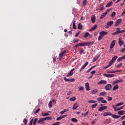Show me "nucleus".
Returning <instances> with one entry per match:
<instances>
[{
    "instance_id": "1",
    "label": "nucleus",
    "mask_w": 125,
    "mask_h": 125,
    "mask_svg": "<svg viewBox=\"0 0 125 125\" xmlns=\"http://www.w3.org/2000/svg\"><path fill=\"white\" fill-rule=\"evenodd\" d=\"M125 29L123 30H121V28L120 27H118L116 29V31L113 33L112 35H119V34H121V33H125Z\"/></svg>"
},
{
    "instance_id": "2",
    "label": "nucleus",
    "mask_w": 125,
    "mask_h": 125,
    "mask_svg": "<svg viewBox=\"0 0 125 125\" xmlns=\"http://www.w3.org/2000/svg\"><path fill=\"white\" fill-rule=\"evenodd\" d=\"M75 71V68H72L70 72L67 74L66 77L69 78V77H72L74 75V71Z\"/></svg>"
},
{
    "instance_id": "3",
    "label": "nucleus",
    "mask_w": 125,
    "mask_h": 125,
    "mask_svg": "<svg viewBox=\"0 0 125 125\" xmlns=\"http://www.w3.org/2000/svg\"><path fill=\"white\" fill-rule=\"evenodd\" d=\"M110 11V10L107 9L106 10V12L103 13V14H102V15L100 17V19H103V18H104V17H106V16L107 15V13Z\"/></svg>"
},
{
    "instance_id": "4",
    "label": "nucleus",
    "mask_w": 125,
    "mask_h": 125,
    "mask_svg": "<svg viewBox=\"0 0 125 125\" xmlns=\"http://www.w3.org/2000/svg\"><path fill=\"white\" fill-rule=\"evenodd\" d=\"M124 107H125V105L117 109V107H116L115 105H112V107L115 112H117V111H120L122 109H124Z\"/></svg>"
},
{
    "instance_id": "5",
    "label": "nucleus",
    "mask_w": 125,
    "mask_h": 125,
    "mask_svg": "<svg viewBox=\"0 0 125 125\" xmlns=\"http://www.w3.org/2000/svg\"><path fill=\"white\" fill-rule=\"evenodd\" d=\"M105 90H111L112 88V85L110 84H107L104 86Z\"/></svg>"
},
{
    "instance_id": "6",
    "label": "nucleus",
    "mask_w": 125,
    "mask_h": 125,
    "mask_svg": "<svg viewBox=\"0 0 125 125\" xmlns=\"http://www.w3.org/2000/svg\"><path fill=\"white\" fill-rule=\"evenodd\" d=\"M123 82H124V80L123 79L117 80L114 81L112 83V84H116V83H123Z\"/></svg>"
},
{
    "instance_id": "7",
    "label": "nucleus",
    "mask_w": 125,
    "mask_h": 125,
    "mask_svg": "<svg viewBox=\"0 0 125 125\" xmlns=\"http://www.w3.org/2000/svg\"><path fill=\"white\" fill-rule=\"evenodd\" d=\"M104 76L106 78H113V77H115V75L114 74H109L106 73L104 74Z\"/></svg>"
},
{
    "instance_id": "8",
    "label": "nucleus",
    "mask_w": 125,
    "mask_h": 125,
    "mask_svg": "<svg viewBox=\"0 0 125 125\" xmlns=\"http://www.w3.org/2000/svg\"><path fill=\"white\" fill-rule=\"evenodd\" d=\"M85 86L86 91H89L90 90V87L89 86V83H85Z\"/></svg>"
},
{
    "instance_id": "9",
    "label": "nucleus",
    "mask_w": 125,
    "mask_h": 125,
    "mask_svg": "<svg viewBox=\"0 0 125 125\" xmlns=\"http://www.w3.org/2000/svg\"><path fill=\"white\" fill-rule=\"evenodd\" d=\"M88 65V62H87L80 68V69L79 70L80 72H81V71H83V69H84V68H85Z\"/></svg>"
},
{
    "instance_id": "10",
    "label": "nucleus",
    "mask_w": 125,
    "mask_h": 125,
    "mask_svg": "<svg viewBox=\"0 0 125 125\" xmlns=\"http://www.w3.org/2000/svg\"><path fill=\"white\" fill-rule=\"evenodd\" d=\"M44 121H45V118H41L38 120L37 124H41V125H42V124H44V122H44Z\"/></svg>"
},
{
    "instance_id": "11",
    "label": "nucleus",
    "mask_w": 125,
    "mask_h": 125,
    "mask_svg": "<svg viewBox=\"0 0 125 125\" xmlns=\"http://www.w3.org/2000/svg\"><path fill=\"white\" fill-rule=\"evenodd\" d=\"M98 84H107L106 80H101L98 83Z\"/></svg>"
},
{
    "instance_id": "12",
    "label": "nucleus",
    "mask_w": 125,
    "mask_h": 125,
    "mask_svg": "<svg viewBox=\"0 0 125 125\" xmlns=\"http://www.w3.org/2000/svg\"><path fill=\"white\" fill-rule=\"evenodd\" d=\"M121 22H122V19H118L115 22V25L118 26L121 24Z\"/></svg>"
},
{
    "instance_id": "13",
    "label": "nucleus",
    "mask_w": 125,
    "mask_h": 125,
    "mask_svg": "<svg viewBox=\"0 0 125 125\" xmlns=\"http://www.w3.org/2000/svg\"><path fill=\"white\" fill-rule=\"evenodd\" d=\"M115 42H116L115 40H113L111 42V43L110 46V50L115 46Z\"/></svg>"
},
{
    "instance_id": "14",
    "label": "nucleus",
    "mask_w": 125,
    "mask_h": 125,
    "mask_svg": "<svg viewBox=\"0 0 125 125\" xmlns=\"http://www.w3.org/2000/svg\"><path fill=\"white\" fill-rule=\"evenodd\" d=\"M106 109H107V106H103L100 107L98 109V111H99L100 112H101V111L106 110Z\"/></svg>"
},
{
    "instance_id": "15",
    "label": "nucleus",
    "mask_w": 125,
    "mask_h": 125,
    "mask_svg": "<svg viewBox=\"0 0 125 125\" xmlns=\"http://www.w3.org/2000/svg\"><path fill=\"white\" fill-rule=\"evenodd\" d=\"M99 57H100V54L95 56L92 60V62H95V61H96V60H97Z\"/></svg>"
},
{
    "instance_id": "16",
    "label": "nucleus",
    "mask_w": 125,
    "mask_h": 125,
    "mask_svg": "<svg viewBox=\"0 0 125 125\" xmlns=\"http://www.w3.org/2000/svg\"><path fill=\"white\" fill-rule=\"evenodd\" d=\"M112 113L110 112H104L103 114L104 117H106V116H111Z\"/></svg>"
},
{
    "instance_id": "17",
    "label": "nucleus",
    "mask_w": 125,
    "mask_h": 125,
    "mask_svg": "<svg viewBox=\"0 0 125 125\" xmlns=\"http://www.w3.org/2000/svg\"><path fill=\"white\" fill-rule=\"evenodd\" d=\"M107 34H108V32H105L104 31H102L100 33V35L101 36H103V37H104V36L107 35Z\"/></svg>"
},
{
    "instance_id": "18",
    "label": "nucleus",
    "mask_w": 125,
    "mask_h": 125,
    "mask_svg": "<svg viewBox=\"0 0 125 125\" xmlns=\"http://www.w3.org/2000/svg\"><path fill=\"white\" fill-rule=\"evenodd\" d=\"M111 116L112 118H113V119H119V118H121V116H118V115H115V114H111Z\"/></svg>"
},
{
    "instance_id": "19",
    "label": "nucleus",
    "mask_w": 125,
    "mask_h": 125,
    "mask_svg": "<svg viewBox=\"0 0 125 125\" xmlns=\"http://www.w3.org/2000/svg\"><path fill=\"white\" fill-rule=\"evenodd\" d=\"M78 107H79V104H77V103H75L73 104L72 109H73V110H76V109H77V108H78Z\"/></svg>"
},
{
    "instance_id": "20",
    "label": "nucleus",
    "mask_w": 125,
    "mask_h": 125,
    "mask_svg": "<svg viewBox=\"0 0 125 125\" xmlns=\"http://www.w3.org/2000/svg\"><path fill=\"white\" fill-rule=\"evenodd\" d=\"M114 23V21H108L107 22V26H109V27H111Z\"/></svg>"
},
{
    "instance_id": "21",
    "label": "nucleus",
    "mask_w": 125,
    "mask_h": 125,
    "mask_svg": "<svg viewBox=\"0 0 125 125\" xmlns=\"http://www.w3.org/2000/svg\"><path fill=\"white\" fill-rule=\"evenodd\" d=\"M118 115H125V111L121 110L118 112Z\"/></svg>"
},
{
    "instance_id": "22",
    "label": "nucleus",
    "mask_w": 125,
    "mask_h": 125,
    "mask_svg": "<svg viewBox=\"0 0 125 125\" xmlns=\"http://www.w3.org/2000/svg\"><path fill=\"white\" fill-rule=\"evenodd\" d=\"M120 39L121 38H119L118 42H119V45L122 46V45H123V44H124V42H123V41L121 40Z\"/></svg>"
},
{
    "instance_id": "23",
    "label": "nucleus",
    "mask_w": 125,
    "mask_h": 125,
    "mask_svg": "<svg viewBox=\"0 0 125 125\" xmlns=\"http://www.w3.org/2000/svg\"><path fill=\"white\" fill-rule=\"evenodd\" d=\"M91 19L92 23H94V22H95V19H96L95 16L93 15L91 17Z\"/></svg>"
},
{
    "instance_id": "24",
    "label": "nucleus",
    "mask_w": 125,
    "mask_h": 125,
    "mask_svg": "<svg viewBox=\"0 0 125 125\" xmlns=\"http://www.w3.org/2000/svg\"><path fill=\"white\" fill-rule=\"evenodd\" d=\"M97 28V24H95L90 29V31H94Z\"/></svg>"
},
{
    "instance_id": "25",
    "label": "nucleus",
    "mask_w": 125,
    "mask_h": 125,
    "mask_svg": "<svg viewBox=\"0 0 125 125\" xmlns=\"http://www.w3.org/2000/svg\"><path fill=\"white\" fill-rule=\"evenodd\" d=\"M78 30H82L83 29V24L81 23H79L78 25Z\"/></svg>"
},
{
    "instance_id": "26",
    "label": "nucleus",
    "mask_w": 125,
    "mask_h": 125,
    "mask_svg": "<svg viewBox=\"0 0 125 125\" xmlns=\"http://www.w3.org/2000/svg\"><path fill=\"white\" fill-rule=\"evenodd\" d=\"M86 45L88 46V45H92V44H93V43H94V42H86Z\"/></svg>"
},
{
    "instance_id": "27",
    "label": "nucleus",
    "mask_w": 125,
    "mask_h": 125,
    "mask_svg": "<svg viewBox=\"0 0 125 125\" xmlns=\"http://www.w3.org/2000/svg\"><path fill=\"white\" fill-rule=\"evenodd\" d=\"M79 45H80V46H85L86 45H87L86 42H83V43H79Z\"/></svg>"
},
{
    "instance_id": "28",
    "label": "nucleus",
    "mask_w": 125,
    "mask_h": 125,
    "mask_svg": "<svg viewBox=\"0 0 125 125\" xmlns=\"http://www.w3.org/2000/svg\"><path fill=\"white\" fill-rule=\"evenodd\" d=\"M66 50L63 51V52H62V53H61L59 54V56H60V57H63V55H64V54H65V53H66Z\"/></svg>"
},
{
    "instance_id": "29",
    "label": "nucleus",
    "mask_w": 125,
    "mask_h": 125,
    "mask_svg": "<svg viewBox=\"0 0 125 125\" xmlns=\"http://www.w3.org/2000/svg\"><path fill=\"white\" fill-rule=\"evenodd\" d=\"M118 88H119V85L118 84H116L113 87L112 90L113 91L117 90Z\"/></svg>"
},
{
    "instance_id": "30",
    "label": "nucleus",
    "mask_w": 125,
    "mask_h": 125,
    "mask_svg": "<svg viewBox=\"0 0 125 125\" xmlns=\"http://www.w3.org/2000/svg\"><path fill=\"white\" fill-rule=\"evenodd\" d=\"M107 94V92H103L100 93V96H105Z\"/></svg>"
},
{
    "instance_id": "31",
    "label": "nucleus",
    "mask_w": 125,
    "mask_h": 125,
    "mask_svg": "<svg viewBox=\"0 0 125 125\" xmlns=\"http://www.w3.org/2000/svg\"><path fill=\"white\" fill-rule=\"evenodd\" d=\"M95 67H96V65H94L93 66H92L91 67H90L88 70L86 71V73H89V71H90L91 70H92L93 69V68H94Z\"/></svg>"
},
{
    "instance_id": "32",
    "label": "nucleus",
    "mask_w": 125,
    "mask_h": 125,
    "mask_svg": "<svg viewBox=\"0 0 125 125\" xmlns=\"http://www.w3.org/2000/svg\"><path fill=\"white\" fill-rule=\"evenodd\" d=\"M118 58V56H115L113 57H112L111 60L113 62H115V61H116V60H117V59Z\"/></svg>"
},
{
    "instance_id": "33",
    "label": "nucleus",
    "mask_w": 125,
    "mask_h": 125,
    "mask_svg": "<svg viewBox=\"0 0 125 125\" xmlns=\"http://www.w3.org/2000/svg\"><path fill=\"white\" fill-rule=\"evenodd\" d=\"M124 102H122V103H119L118 104H117L116 106L117 107H120V106H122V105H124Z\"/></svg>"
},
{
    "instance_id": "34",
    "label": "nucleus",
    "mask_w": 125,
    "mask_h": 125,
    "mask_svg": "<svg viewBox=\"0 0 125 125\" xmlns=\"http://www.w3.org/2000/svg\"><path fill=\"white\" fill-rule=\"evenodd\" d=\"M104 99V98L103 97L97 98V100H98V102H99V103H100V102L102 101V100H103Z\"/></svg>"
},
{
    "instance_id": "35",
    "label": "nucleus",
    "mask_w": 125,
    "mask_h": 125,
    "mask_svg": "<svg viewBox=\"0 0 125 125\" xmlns=\"http://www.w3.org/2000/svg\"><path fill=\"white\" fill-rule=\"evenodd\" d=\"M112 4H113V3L111 2H108L105 6V7H110V6H111V5H112Z\"/></svg>"
},
{
    "instance_id": "36",
    "label": "nucleus",
    "mask_w": 125,
    "mask_h": 125,
    "mask_svg": "<svg viewBox=\"0 0 125 125\" xmlns=\"http://www.w3.org/2000/svg\"><path fill=\"white\" fill-rule=\"evenodd\" d=\"M42 115L43 116H49V113H45L44 112H42Z\"/></svg>"
},
{
    "instance_id": "37",
    "label": "nucleus",
    "mask_w": 125,
    "mask_h": 125,
    "mask_svg": "<svg viewBox=\"0 0 125 125\" xmlns=\"http://www.w3.org/2000/svg\"><path fill=\"white\" fill-rule=\"evenodd\" d=\"M73 29H77V27L76 26V21H73Z\"/></svg>"
},
{
    "instance_id": "38",
    "label": "nucleus",
    "mask_w": 125,
    "mask_h": 125,
    "mask_svg": "<svg viewBox=\"0 0 125 125\" xmlns=\"http://www.w3.org/2000/svg\"><path fill=\"white\" fill-rule=\"evenodd\" d=\"M23 123L24 124V125H27V124H28V120H27V119H26L25 118H24L23 119Z\"/></svg>"
},
{
    "instance_id": "39",
    "label": "nucleus",
    "mask_w": 125,
    "mask_h": 125,
    "mask_svg": "<svg viewBox=\"0 0 125 125\" xmlns=\"http://www.w3.org/2000/svg\"><path fill=\"white\" fill-rule=\"evenodd\" d=\"M72 122H75V123H77L78 122V119L75 118H73L71 119Z\"/></svg>"
},
{
    "instance_id": "40",
    "label": "nucleus",
    "mask_w": 125,
    "mask_h": 125,
    "mask_svg": "<svg viewBox=\"0 0 125 125\" xmlns=\"http://www.w3.org/2000/svg\"><path fill=\"white\" fill-rule=\"evenodd\" d=\"M88 36H89V33L86 32V33H85V34L84 35V38H87V37H88Z\"/></svg>"
},
{
    "instance_id": "41",
    "label": "nucleus",
    "mask_w": 125,
    "mask_h": 125,
    "mask_svg": "<svg viewBox=\"0 0 125 125\" xmlns=\"http://www.w3.org/2000/svg\"><path fill=\"white\" fill-rule=\"evenodd\" d=\"M97 102L96 101L94 100H91V101H88V103H96Z\"/></svg>"
},
{
    "instance_id": "42",
    "label": "nucleus",
    "mask_w": 125,
    "mask_h": 125,
    "mask_svg": "<svg viewBox=\"0 0 125 125\" xmlns=\"http://www.w3.org/2000/svg\"><path fill=\"white\" fill-rule=\"evenodd\" d=\"M98 105L97 104H94L93 105H92V109H94V108H96V107Z\"/></svg>"
},
{
    "instance_id": "43",
    "label": "nucleus",
    "mask_w": 125,
    "mask_h": 125,
    "mask_svg": "<svg viewBox=\"0 0 125 125\" xmlns=\"http://www.w3.org/2000/svg\"><path fill=\"white\" fill-rule=\"evenodd\" d=\"M76 99V97H74L73 98H70L69 100L70 101H75Z\"/></svg>"
},
{
    "instance_id": "44",
    "label": "nucleus",
    "mask_w": 125,
    "mask_h": 125,
    "mask_svg": "<svg viewBox=\"0 0 125 125\" xmlns=\"http://www.w3.org/2000/svg\"><path fill=\"white\" fill-rule=\"evenodd\" d=\"M44 119H45V121H49L50 120H51V117H45Z\"/></svg>"
},
{
    "instance_id": "45",
    "label": "nucleus",
    "mask_w": 125,
    "mask_h": 125,
    "mask_svg": "<svg viewBox=\"0 0 125 125\" xmlns=\"http://www.w3.org/2000/svg\"><path fill=\"white\" fill-rule=\"evenodd\" d=\"M49 108H52V102L50 101L49 103Z\"/></svg>"
},
{
    "instance_id": "46",
    "label": "nucleus",
    "mask_w": 125,
    "mask_h": 125,
    "mask_svg": "<svg viewBox=\"0 0 125 125\" xmlns=\"http://www.w3.org/2000/svg\"><path fill=\"white\" fill-rule=\"evenodd\" d=\"M115 15H116V12H113L111 15V17H115Z\"/></svg>"
},
{
    "instance_id": "47",
    "label": "nucleus",
    "mask_w": 125,
    "mask_h": 125,
    "mask_svg": "<svg viewBox=\"0 0 125 125\" xmlns=\"http://www.w3.org/2000/svg\"><path fill=\"white\" fill-rule=\"evenodd\" d=\"M83 51H84V50L83 48L80 49V53L81 55L83 54Z\"/></svg>"
},
{
    "instance_id": "48",
    "label": "nucleus",
    "mask_w": 125,
    "mask_h": 125,
    "mask_svg": "<svg viewBox=\"0 0 125 125\" xmlns=\"http://www.w3.org/2000/svg\"><path fill=\"white\" fill-rule=\"evenodd\" d=\"M97 92V89H95V90H93L92 91V93L93 94H96V93Z\"/></svg>"
},
{
    "instance_id": "49",
    "label": "nucleus",
    "mask_w": 125,
    "mask_h": 125,
    "mask_svg": "<svg viewBox=\"0 0 125 125\" xmlns=\"http://www.w3.org/2000/svg\"><path fill=\"white\" fill-rule=\"evenodd\" d=\"M75 81H76V79L73 78V79H69V82H70V83H73Z\"/></svg>"
},
{
    "instance_id": "50",
    "label": "nucleus",
    "mask_w": 125,
    "mask_h": 125,
    "mask_svg": "<svg viewBox=\"0 0 125 125\" xmlns=\"http://www.w3.org/2000/svg\"><path fill=\"white\" fill-rule=\"evenodd\" d=\"M106 73H108V74H110V73H116V71H114V70H108L106 72Z\"/></svg>"
},
{
    "instance_id": "51",
    "label": "nucleus",
    "mask_w": 125,
    "mask_h": 125,
    "mask_svg": "<svg viewBox=\"0 0 125 125\" xmlns=\"http://www.w3.org/2000/svg\"><path fill=\"white\" fill-rule=\"evenodd\" d=\"M114 63L113 61L111 60L109 62V65H110V66H112V65H113V64Z\"/></svg>"
},
{
    "instance_id": "52",
    "label": "nucleus",
    "mask_w": 125,
    "mask_h": 125,
    "mask_svg": "<svg viewBox=\"0 0 125 125\" xmlns=\"http://www.w3.org/2000/svg\"><path fill=\"white\" fill-rule=\"evenodd\" d=\"M123 65V63L121 62L120 64H118L116 67L117 68H120V67H121V66H122Z\"/></svg>"
},
{
    "instance_id": "53",
    "label": "nucleus",
    "mask_w": 125,
    "mask_h": 125,
    "mask_svg": "<svg viewBox=\"0 0 125 125\" xmlns=\"http://www.w3.org/2000/svg\"><path fill=\"white\" fill-rule=\"evenodd\" d=\"M60 120H62V117L61 116L56 119V121H60Z\"/></svg>"
},
{
    "instance_id": "54",
    "label": "nucleus",
    "mask_w": 125,
    "mask_h": 125,
    "mask_svg": "<svg viewBox=\"0 0 125 125\" xmlns=\"http://www.w3.org/2000/svg\"><path fill=\"white\" fill-rule=\"evenodd\" d=\"M104 37L100 35L98 37V41H100V40H102V39H103Z\"/></svg>"
},
{
    "instance_id": "55",
    "label": "nucleus",
    "mask_w": 125,
    "mask_h": 125,
    "mask_svg": "<svg viewBox=\"0 0 125 125\" xmlns=\"http://www.w3.org/2000/svg\"><path fill=\"white\" fill-rule=\"evenodd\" d=\"M122 59L121 57H119L118 59H117V62H121V61H122Z\"/></svg>"
},
{
    "instance_id": "56",
    "label": "nucleus",
    "mask_w": 125,
    "mask_h": 125,
    "mask_svg": "<svg viewBox=\"0 0 125 125\" xmlns=\"http://www.w3.org/2000/svg\"><path fill=\"white\" fill-rule=\"evenodd\" d=\"M88 111L89 110H88L87 112H86L85 113L83 114L84 117H86V116H87V115H88Z\"/></svg>"
},
{
    "instance_id": "57",
    "label": "nucleus",
    "mask_w": 125,
    "mask_h": 125,
    "mask_svg": "<svg viewBox=\"0 0 125 125\" xmlns=\"http://www.w3.org/2000/svg\"><path fill=\"white\" fill-rule=\"evenodd\" d=\"M63 80L65 82H69V79H67L66 77H63Z\"/></svg>"
},
{
    "instance_id": "58",
    "label": "nucleus",
    "mask_w": 125,
    "mask_h": 125,
    "mask_svg": "<svg viewBox=\"0 0 125 125\" xmlns=\"http://www.w3.org/2000/svg\"><path fill=\"white\" fill-rule=\"evenodd\" d=\"M34 122V118H32L30 122H29V125H33V122Z\"/></svg>"
},
{
    "instance_id": "59",
    "label": "nucleus",
    "mask_w": 125,
    "mask_h": 125,
    "mask_svg": "<svg viewBox=\"0 0 125 125\" xmlns=\"http://www.w3.org/2000/svg\"><path fill=\"white\" fill-rule=\"evenodd\" d=\"M80 34H81V31H79L78 33L76 34L75 37H78Z\"/></svg>"
},
{
    "instance_id": "60",
    "label": "nucleus",
    "mask_w": 125,
    "mask_h": 125,
    "mask_svg": "<svg viewBox=\"0 0 125 125\" xmlns=\"http://www.w3.org/2000/svg\"><path fill=\"white\" fill-rule=\"evenodd\" d=\"M108 99V101H111V100H113V98L111 97H107Z\"/></svg>"
},
{
    "instance_id": "61",
    "label": "nucleus",
    "mask_w": 125,
    "mask_h": 125,
    "mask_svg": "<svg viewBox=\"0 0 125 125\" xmlns=\"http://www.w3.org/2000/svg\"><path fill=\"white\" fill-rule=\"evenodd\" d=\"M41 110V108H38L37 110H36V111L35 112V114H37V113H39V112H40V111Z\"/></svg>"
},
{
    "instance_id": "62",
    "label": "nucleus",
    "mask_w": 125,
    "mask_h": 125,
    "mask_svg": "<svg viewBox=\"0 0 125 125\" xmlns=\"http://www.w3.org/2000/svg\"><path fill=\"white\" fill-rule=\"evenodd\" d=\"M79 90H83L84 89L83 86H80L79 87Z\"/></svg>"
},
{
    "instance_id": "63",
    "label": "nucleus",
    "mask_w": 125,
    "mask_h": 125,
    "mask_svg": "<svg viewBox=\"0 0 125 125\" xmlns=\"http://www.w3.org/2000/svg\"><path fill=\"white\" fill-rule=\"evenodd\" d=\"M53 63H55V62H56V58H55V57H54L53 58Z\"/></svg>"
},
{
    "instance_id": "64",
    "label": "nucleus",
    "mask_w": 125,
    "mask_h": 125,
    "mask_svg": "<svg viewBox=\"0 0 125 125\" xmlns=\"http://www.w3.org/2000/svg\"><path fill=\"white\" fill-rule=\"evenodd\" d=\"M37 122H38V118H35L34 119V121L33 122V124H36L37 123Z\"/></svg>"
}]
</instances>
